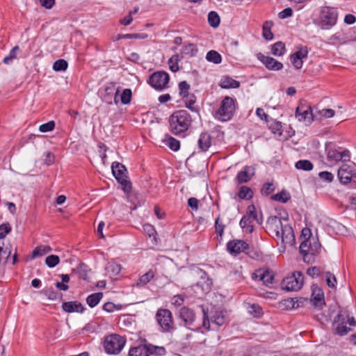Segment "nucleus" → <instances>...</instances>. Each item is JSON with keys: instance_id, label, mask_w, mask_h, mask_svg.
Segmentation results:
<instances>
[{"instance_id": "1", "label": "nucleus", "mask_w": 356, "mask_h": 356, "mask_svg": "<svg viewBox=\"0 0 356 356\" xmlns=\"http://www.w3.org/2000/svg\"><path fill=\"white\" fill-rule=\"evenodd\" d=\"M266 229L270 235L284 245H292L295 240L293 230L288 224L287 218L270 216L266 222Z\"/></svg>"}, {"instance_id": "2", "label": "nucleus", "mask_w": 356, "mask_h": 356, "mask_svg": "<svg viewBox=\"0 0 356 356\" xmlns=\"http://www.w3.org/2000/svg\"><path fill=\"white\" fill-rule=\"evenodd\" d=\"M192 122L191 115L185 110L173 113L169 120L170 131L177 135L186 131Z\"/></svg>"}, {"instance_id": "3", "label": "nucleus", "mask_w": 356, "mask_h": 356, "mask_svg": "<svg viewBox=\"0 0 356 356\" xmlns=\"http://www.w3.org/2000/svg\"><path fill=\"white\" fill-rule=\"evenodd\" d=\"M203 321L202 327L206 330H211V323L216 327L224 325L227 321L225 312L223 310H217L212 309L211 311L206 310L202 307ZM211 329H214L211 327Z\"/></svg>"}, {"instance_id": "4", "label": "nucleus", "mask_w": 356, "mask_h": 356, "mask_svg": "<svg viewBox=\"0 0 356 356\" xmlns=\"http://www.w3.org/2000/svg\"><path fill=\"white\" fill-rule=\"evenodd\" d=\"M347 323L353 326L355 325L356 321L354 317L350 316L349 311L347 309L342 308L339 310L334 320V325L337 334L343 336L350 331V328L346 326Z\"/></svg>"}, {"instance_id": "5", "label": "nucleus", "mask_w": 356, "mask_h": 356, "mask_svg": "<svg viewBox=\"0 0 356 356\" xmlns=\"http://www.w3.org/2000/svg\"><path fill=\"white\" fill-rule=\"evenodd\" d=\"M235 109L236 99L226 96L222 100L219 108L214 114V117L220 122H227L232 119Z\"/></svg>"}, {"instance_id": "6", "label": "nucleus", "mask_w": 356, "mask_h": 356, "mask_svg": "<svg viewBox=\"0 0 356 356\" xmlns=\"http://www.w3.org/2000/svg\"><path fill=\"white\" fill-rule=\"evenodd\" d=\"M320 24L323 29H330L334 26L338 19V12L336 8L325 6L320 12Z\"/></svg>"}, {"instance_id": "7", "label": "nucleus", "mask_w": 356, "mask_h": 356, "mask_svg": "<svg viewBox=\"0 0 356 356\" xmlns=\"http://www.w3.org/2000/svg\"><path fill=\"white\" fill-rule=\"evenodd\" d=\"M254 221H256L258 224H261L262 218H258L255 206L251 204L248 207L246 214L241 218L240 226L245 232L252 233L253 232Z\"/></svg>"}, {"instance_id": "8", "label": "nucleus", "mask_w": 356, "mask_h": 356, "mask_svg": "<svg viewBox=\"0 0 356 356\" xmlns=\"http://www.w3.org/2000/svg\"><path fill=\"white\" fill-rule=\"evenodd\" d=\"M111 169L114 177L122 186L124 191L129 193L131 191V184L127 179V171L125 166L120 163L113 162Z\"/></svg>"}, {"instance_id": "9", "label": "nucleus", "mask_w": 356, "mask_h": 356, "mask_svg": "<svg viewBox=\"0 0 356 356\" xmlns=\"http://www.w3.org/2000/svg\"><path fill=\"white\" fill-rule=\"evenodd\" d=\"M303 285V275L301 272H294L291 275L287 276L282 282V288L287 291H296Z\"/></svg>"}, {"instance_id": "10", "label": "nucleus", "mask_w": 356, "mask_h": 356, "mask_svg": "<svg viewBox=\"0 0 356 356\" xmlns=\"http://www.w3.org/2000/svg\"><path fill=\"white\" fill-rule=\"evenodd\" d=\"M125 344V340L118 334L108 336L104 340L105 350L109 354L119 353Z\"/></svg>"}, {"instance_id": "11", "label": "nucleus", "mask_w": 356, "mask_h": 356, "mask_svg": "<svg viewBox=\"0 0 356 356\" xmlns=\"http://www.w3.org/2000/svg\"><path fill=\"white\" fill-rule=\"evenodd\" d=\"M170 80L168 74L163 71L154 72L149 78L148 83L157 90H162L168 88Z\"/></svg>"}, {"instance_id": "12", "label": "nucleus", "mask_w": 356, "mask_h": 356, "mask_svg": "<svg viewBox=\"0 0 356 356\" xmlns=\"http://www.w3.org/2000/svg\"><path fill=\"white\" fill-rule=\"evenodd\" d=\"M156 319L163 331H169L173 324L172 313L166 309H160L156 314Z\"/></svg>"}, {"instance_id": "13", "label": "nucleus", "mask_w": 356, "mask_h": 356, "mask_svg": "<svg viewBox=\"0 0 356 356\" xmlns=\"http://www.w3.org/2000/svg\"><path fill=\"white\" fill-rule=\"evenodd\" d=\"M296 116L300 121L310 124L313 120L312 108L305 100H300L296 108Z\"/></svg>"}, {"instance_id": "14", "label": "nucleus", "mask_w": 356, "mask_h": 356, "mask_svg": "<svg viewBox=\"0 0 356 356\" xmlns=\"http://www.w3.org/2000/svg\"><path fill=\"white\" fill-rule=\"evenodd\" d=\"M327 159L329 162L333 163L340 161H347L350 159V152L347 149L339 152L337 149H330L327 150Z\"/></svg>"}, {"instance_id": "15", "label": "nucleus", "mask_w": 356, "mask_h": 356, "mask_svg": "<svg viewBox=\"0 0 356 356\" xmlns=\"http://www.w3.org/2000/svg\"><path fill=\"white\" fill-rule=\"evenodd\" d=\"M252 277L254 280L262 281L266 286H270L273 284L274 276L273 273L267 269L260 268L252 273Z\"/></svg>"}, {"instance_id": "16", "label": "nucleus", "mask_w": 356, "mask_h": 356, "mask_svg": "<svg viewBox=\"0 0 356 356\" xmlns=\"http://www.w3.org/2000/svg\"><path fill=\"white\" fill-rule=\"evenodd\" d=\"M257 57L269 70L278 71L283 67V64L281 62L261 53L257 54Z\"/></svg>"}, {"instance_id": "17", "label": "nucleus", "mask_w": 356, "mask_h": 356, "mask_svg": "<svg viewBox=\"0 0 356 356\" xmlns=\"http://www.w3.org/2000/svg\"><path fill=\"white\" fill-rule=\"evenodd\" d=\"M307 48L306 47H300L298 51L291 56L290 60L296 69L299 70L302 67V59L307 58Z\"/></svg>"}, {"instance_id": "18", "label": "nucleus", "mask_w": 356, "mask_h": 356, "mask_svg": "<svg viewBox=\"0 0 356 356\" xmlns=\"http://www.w3.org/2000/svg\"><path fill=\"white\" fill-rule=\"evenodd\" d=\"M118 93L119 90L116 88L115 85L113 83H108L105 88L104 102L109 104L114 102L115 104H118L119 103Z\"/></svg>"}, {"instance_id": "19", "label": "nucleus", "mask_w": 356, "mask_h": 356, "mask_svg": "<svg viewBox=\"0 0 356 356\" xmlns=\"http://www.w3.org/2000/svg\"><path fill=\"white\" fill-rule=\"evenodd\" d=\"M248 248V244L242 240H233L227 245V250L232 254H240Z\"/></svg>"}, {"instance_id": "20", "label": "nucleus", "mask_w": 356, "mask_h": 356, "mask_svg": "<svg viewBox=\"0 0 356 356\" xmlns=\"http://www.w3.org/2000/svg\"><path fill=\"white\" fill-rule=\"evenodd\" d=\"M254 173L255 169L254 167L246 165L238 172L236 179L238 184L247 183L254 175Z\"/></svg>"}, {"instance_id": "21", "label": "nucleus", "mask_w": 356, "mask_h": 356, "mask_svg": "<svg viewBox=\"0 0 356 356\" xmlns=\"http://www.w3.org/2000/svg\"><path fill=\"white\" fill-rule=\"evenodd\" d=\"M353 167L343 164L338 170L337 176L339 181L343 184H347L351 182V173Z\"/></svg>"}, {"instance_id": "22", "label": "nucleus", "mask_w": 356, "mask_h": 356, "mask_svg": "<svg viewBox=\"0 0 356 356\" xmlns=\"http://www.w3.org/2000/svg\"><path fill=\"white\" fill-rule=\"evenodd\" d=\"M179 318L184 322L186 326H191L195 320V314L193 309L183 307L179 310Z\"/></svg>"}, {"instance_id": "23", "label": "nucleus", "mask_w": 356, "mask_h": 356, "mask_svg": "<svg viewBox=\"0 0 356 356\" xmlns=\"http://www.w3.org/2000/svg\"><path fill=\"white\" fill-rule=\"evenodd\" d=\"M199 273L200 274V280L195 286L200 288L203 293H207L211 289L212 281L207 277L205 272L200 270Z\"/></svg>"}, {"instance_id": "24", "label": "nucleus", "mask_w": 356, "mask_h": 356, "mask_svg": "<svg viewBox=\"0 0 356 356\" xmlns=\"http://www.w3.org/2000/svg\"><path fill=\"white\" fill-rule=\"evenodd\" d=\"M62 309L67 313H82L84 310V308L82 306L81 303L78 301L64 302H63L62 305Z\"/></svg>"}, {"instance_id": "25", "label": "nucleus", "mask_w": 356, "mask_h": 356, "mask_svg": "<svg viewBox=\"0 0 356 356\" xmlns=\"http://www.w3.org/2000/svg\"><path fill=\"white\" fill-rule=\"evenodd\" d=\"M312 302L315 307H321L325 305L323 292L318 286H313Z\"/></svg>"}, {"instance_id": "26", "label": "nucleus", "mask_w": 356, "mask_h": 356, "mask_svg": "<svg viewBox=\"0 0 356 356\" xmlns=\"http://www.w3.org/2000/svg\"><path fill=\"white\" fill-rule=\"evenodd\" d=\"M211 137L207 132L202 133L198 140V147L202 152H206L211 147Z\"/></svg>"}, {"instance_id": "27", "label": "nucleus", "mask_w": 356, "mask_h": 356, "mask_svg": "<svg viewBox=\"0 0 356 356\" xmlns=\"http://www.w3.org/2000/svg\"><path fill=\"white\" fill-rule=\"evenodd\" d=\"M329 40H330V43H332L333 44H346L350 41H353V40L348 39L345 33H339V32L336 33L334 35H332V36H330V38H329ZM354 40H355L354 39Z\"/></svg>"}, {"instance_id": "28", "label": "nucleus", "mask_w": 356, "mask_h": 356, "mask_svg": "<svg viewBox=\"0 0 356 356\" xmlns=\"http://www.w3.org/2000/svg\"><path fill=\"white\" fill-rule=\"evenodd\" d=\"M309 241L310 240H305L302 241L299 247L300 252L302 255L303 260L305 262H309L311 259L309 257V254H311Z\"/></svg>"}, {"instance_id": "29", "label": "nucleus", "mask_w": 356, "mask_h": 356, "mask_svg": "<svg viewBox=\"0 0 356 356\" xmlns=\"http://www.w3.org/2000/svg\"><path fill=\"white\" fill-rule=\"evenodd\" d=\"M149 355H156L159 356H163L165 355L166 350L163 346H156L151 343L145 345Z\"/></svg>"}, {"instance_id": "30", "label": "nucleus", "mask_w": 356, "mask_h": 356, "mask_svg": "<svg viewBox=\"0 0 356 356\" xmlns=\"http://www.w3.org/2000/svg\"><path fill=\"white\" fill-rule=\"evenodd\" d=\"M220 86L222 88H237L240 86V83L232 78L225 77L221 80Z\"/></svg>"}, {"instance_id": "31", "label": "nucleus", "mask_w": 356, "mask_h": 356, "mask_svg": "<svg viewBox=\"0 0 356 356\" xmlns=\"http://www.w3.org/2000/svg\"><path fill=\"white\" fill-rule=\"evenodd\" d=\"M51 251V248L49 245H40L36 247L31 255V259H35L38 257H42Z\"/></svg>"}, {"instance_id": "32", "label": "nucleus", "mask_w": 356, "mask_h": 356, "mask_svg": "<svg viewBox=\"0 0 356 356\" xmlns=\"http://www.w3.org/2000/svg\"><path fill=\"white\" fill-rule=\"evenodd\" d=\"M103 298V293L98 292L92 293L88 296L86 302L90 307H95Z\"/></svg>"}, {"instance_id": "33", "label": "nucleus", "mask_w": 356, "mask_h": 356, "mask_svg": "<svg viewBox=\"0 0 356 356\" xmlns=\"http://www.w3.org/2000/svg\"><path fill=\"white\" fill-rule=\"evenodd\" d=\"M291 199V195L289 192L285 190H282L280 193H277L271 196V200L282 202L286 203Z\"/></svg>"}, {"instance_id": "34", "label": "nucleus", "mask_w": 356, "mask_h": 356, "mask_svg": "<svg viewBox=\"0 0 356 356\" xmlns=\"http://www.w3.org/2000/svg\"><path fill=\"white\" fill-rule=\"evenodd\" d=\"M129 356H149L145 346H140L130 349Z\"/></svg>"}, {"instance_id": "35", "label": "nucleus", "mask_w": 356, "mask_h": 356, "mask_svg": "<svg viewBox=\"0 0 356 356\" xmlns=\"http://www.w3.org/2000/svg\"><path fill=\"white\" fill-rule=\"evenodd\" d=\"M206 59L211 63L215 64H219L222 62L221 55L215 50H211L207 52L206 55Z\"/></svg>"}, {"instance_id": "36", "label": "nucleus", "mask_w": 356, "mask_h": 356, "mask_svg": "<svg viewBox=\"0 0 356 356\" xmlns=\"http://www.w3.org/2000/svg\"><path fill=\"white\" fill-rule=\"evenodd\" d=\"M106 270L111 276H115L120 273L121 266L117 263L111 262L107 264Z\"/></svg>"}, {"instance_id": "37", "label": "nucleus", "mask_w": 356, "mask_h": 356, "mask_svg": "<svg viewBox=\"0 0 356 356\" xmlns=\"http://www.w3.org/2000/svg\"><path fill=\"white\" fill-rule=\"evenodd\" d=\"M163 142L170 149L173 151H177L180 148L179 141L171 136H166Z\"/></svg>"}, {"instance_id": "38", "label": "nucleus", "mask_w": 356, "mask_h": 356, "mask_svg": "<svg viewBox=\"0 0 356 356\" xmlns=\"http://www.w3.org/2000/svg\"><path fill=\"white\" fill-rule=\"evenodd\" d=\"M154 277V273L152 270H149L147 273L143 275L137 281L136 286H142L146 285Z\"/></svg>"}, {"instance_id": "39", "label": "nucleus", "mask_w": 356, "mask_h": 356, "mask_svg": "<svg viewBox=\"0 0 356 356\" xmlns=\"http://www.w3.org/2000/svg\"><path fill=\"white\" fill-rule=\"evenodd\" d=\"M295 167L298 170L310 171L313 169L314 165L309 160H300L296 163Z\"/></svg>"}, {"instance_id": "40", "label": "nucleus", "mask_w": 356, "mask_h": 356, "mask_svg": "<svg viewBox=\"0 0 356 356\" xmlns=\"http://www.w3.org/2000/svg\"><path fill=\"white\" fill-rule=\"evenodd\" d=\"M285 45L282 42H277L272 46L271 53L275 56H281L284 54Z\"/></svg>"}, {"instance_id": "41", "label": "nucleus", "mask_w": 356, "mask_h": 356, "mask_svg": "<svg viewBox=\"0 0 356 356\" xmlns=\"http://www.w3.org/2000/svg\"><path fill=\"white\" fill-rule=\"evenodd\" d=\"M220 22L218 14L215 11H211L208 15V22L211 26L216 28L219 26Z\"/></svg>"}, {"instance_id": "42", "label": "nucleus", "mask_w": 356, "mask_h": 356, "mask_svg": "<svg viewBox=\"0 0 356 356\" xmlns=\"http://www.w3.org/2000/svg\"><path fill=\"white\" fill-rule=\"evenodd\" d=\"M272 26L273 23L268 21L263 25V37L267 40H270L273 38V34L270 30Z\"/></svg>"}, {"instance_id": "43", "label": "nucleus", "mask_w": 356, "mask_h": 356, "mask_svg": "<svg viewBox=\"0 0 356 356\" xmlns=\"http://www.w3.org/2000/svg\"><path fill=\"white\" fill-rule=\"evenodd\" d=\"M19 50V48L18 46H15L10 51L9 53V55L6 56L4 58H3V62L6 64V65H9L10 64L14 59H15L17 58V53Z\"/></svg>"}, {"instance_id": "44", "label": "nucleus", "mask_w": 356, "mask_h": 356, "mask_svg": "<svg viewBox=\"0 0 356 356\" xmlns=\"http://www.w3.org/2000/svg\"><path fill=\"white\" fill-rule=\"evenodd\" d=\"M197 52V48L195 44L193 43H189L185 45L181 51V53L186 55H189L190 56H195Z\"/></svg>"}, {"instance_id": "45", "label": "nucleus", "mask_w": 356, "mask_h": 356, "mask_svg": "<svg viewBox=\"0 0 356 356\" xmlns=\"http://www.w3.org/2000/svg\"><path fill=\"white\" fill-rule=\"evenodd\" d=\"M179 61V56L178 54L173 55L168 60V65L170 70L173 72H176L179 70L178 63Z\"/></svg>"}, {"instance_id": "46", "label": "nucleus", "mask_w": 356, "mask_h": 356, "mask_svg": "<svg viewBox=\"0 0 356 356\" xmlns=\"http://www.w3.org/2000/svg\"><path fill=\"white\" fill-rule=\"evenodd\" d=\"M253 193L248 186H241L239 190L238 196L241 199H250L252 197Z\"/></svg>"}, {"instance_id": "47", "label": "nucleus", "mask_w": 356, "mask_h": 356, "mask_svg": "<svg viewBox=\"0 0 356 356\" xmlns=\"http://www.w3.org/2000/svg\"><path fill=\"white\" fill-rule=\"evenodd\" d=\"M60 262L59 257L55 254H51L47 257L45 259L46 265L49 268H54Z\"/></svg>"}, {"instance_id": "48", "label": "nucleus", "mask_w": 356, "mask_h": 356, "mask_svg": "<svg viewBox=\"0 0 356 356\" xmlns=\"http://www.w3.org/2000/svg\"><path fill=\"white\" fill-rule=\"evenodd\" d=\"M67 62L63 59H59L54 62L53 65V70L58 71H65L67 68Z\"/></svg>"}, {"instance_id": "49", "label": "nucleus", "mask_w": 356, "mask_h": 356, "mask_svg": "<svg viewBox=\"0 0 356 356\" xmlns=\"http://www.w3.org/2000/svg\"><path fill=\"white\" fill-rule=\"evenodd\" d=\"M11 251L7 248H3L0 246V265H5L10 255Z\"/></svg>"}, {"instance_id": "50", "label": "nucleus", "mask_w": 356, "mask_h": 356, "mask_svg": "<svg viewBox=\"0 0 356 356\" xmlns=\"http://www.w3.org/2000/svg\"><path fill=\"white\" fill-rule=\"evenodd\" d=\"M179 95L183 97L188 96V90L190 85L186 81H183L179 83Z\"/></svg>"}, {"instance_id": "51", "label": "nucleus", "mask_w": 356, "mask_h": 356, "mask_svg": "<svg viewBox=\"0 0 356 356\" xmlns=\"http://www.w3.org/2000/svg\"><path fill=\"white\" fill-rule=\"evenodd\" d=\"M248 309V312L255 317H258L261 316V314H262L261 307L257 304H252L249 305Z\"/></svg>"}, {"instance_id": "52", "label": "nucleus", "mask_w": 356, "mask_h": 356, "mask_svg": "<svg viewBox=\"0 0 356 356\" xmlns=\"http://www.w3.org/2000/svg\"><path fill=\"white\" fill-rule=\"evenodd\" d=\"M312 240L314 241L313 243H312L311 241H309L310 252L312 257L318 253L321 248V245L318 239L313 238Z\"/></svg>"}, {"instance_id": "53", "label": "nucleus", "mask_w": 356, "mask_h": 356, "mask_svg": "<svg viewBox=\"0 0 356 356\" xmlns=\"http://www.w3.org/2000/svg\"><path fill=\"white\" fill-rule=\"evenodd\" d=\"M131 90L130 89H125L123 90L120 95V102L123 104H127L130 103L131 99Z\"/></svg>"}, {"instance_id": "54", "label": "nucleus", "mask_w": 356, "mask_h": 356, "mask_svg": "<svg viewBox=\"0 0 356 356\" xmlns=\"http://www.w3.org/2000/svg\"><path fill=\"white\" fill-rule=\"evenodd\" d=\"M147 35L146 34H138V33H131V34H122V35H118L117 38V40H121V39H136V38H146Z\"/></svg>"}, {"instance_id": "55", "label": "nucleus", "mask_w": 356, "mask_h": 356, "mask_svg": "<svg viewBox=\"0 0 356 356\" xmlns=\"http://www.w3.org/2000/svg\"><path fill=\"white\" fill-rule=\"evenodd\" d=\"M55 127L54 121L51 120L47 123L42 124L40 126L39 130L41 132L45 133L50 131H52Z\"/></svg>"}, {"instance_id": "56", "label": "nucleus", "mask_w": 356, "mask_h": 356, "mask_svg": "<svg viewBox=\"0 0 356 356\" xmlns=\"http://www.w3.org/2000/svg\"><path fill=\"white\" fill-rule=\"evenodd\" d=\"M74 271L78 273L79 278L85 280L87 279V270L85 264H80Z\"/></svg>"}, {"instance_id": "57", "label": "nucleus", "mask_w": 356, "mask_h": 356, "mask_svg": "<svg viewBox=\"0 0 356 356\" xmlns=\"http://www.w3.org/2000/svg\"><path fill=\"white\" fill-rule=\"evenodd\" d=\"M326 283L327 286L330 288H335V285L337 283V279L336 277L330 273V272H327L326 274Z\"/></svg>"}, {"instance_id": "58", "label": "nucleus", "mask_w": 356, "mask_h": 356, "mask_svg": "<svg viewBox=\"0 0 356 356\" xmlns=\"http://www.w3.org/2000/svg\"><path fill=\"white\" fill-rule=\"evenodd\" d=\"M318 177L321 180L327 182H332L334 179L333 174L327 171H323L319 172Z\"/></svg>"}, {"instance_id": "59", "label": "nucleus", "mask_w": 356, "mask_h": 356, "mask_svg": "<svg viewBox=\"0 0 356 356\" xmlns=\"http://www.w3.org/2000/svg\"><path fill=\"white\" fill-rule=\"evenodd\" d=\"M11 231L9 223H3L0 225V238H3Z\"/></svg>"}, {"instance_id": "60", "label": "nucleus", "mask_w": 356, "mask_h": 356, "mask_svg": "<svg viewBox=\"0 0 356 356\" xmlns=\"http://www.w3.org/2000/svg\"><path fill=\"white\" fill-rule=\"evenodd\" d=\"M144 232L149 236H153L155 239V235L156 234V232L154 227V226L149 224H145L143 225Z\"/></svg>"}, {"instance_id": "61", "label": "nucleus", "mask_w": 356, "mask_h": 356, "mask_svg": "<svg viewBox=\"0 0 356 356\" xmlns=\"http://www.w3.org/2000/svg\"><path fill=\"white\" fill-rule=\"evenodd\" d=\"M275 190V188L273 186V184L271 183H266L263 188H261V193L266 195H269L272 192H273Z\"/></svg>"}, {"instance_id": "62", "label": "nucleus", "mask_w": 356, "mask_h": 356, "mask_svg": "<svg viewBox=\"0 0 356 356\" xmlns=\"http://www.w3.org/2000/svg\"><path fill=\"white\" fill-rule=\"evenodd\" d=\"M293 15V10L291 8H286L281 11L278 16L280 19H285L289 17H291Z\"/></svg>"}, {"instance_id": "63", "label": "nucleus", "mask_w": 356, "mask_h": 356, "mask_svg": "<svg viewBox=\"0 0 356 356\" xmlns=\"http://www.w3.org/2000/svg\"><path fill=\"white\" fill-rule=\"evenodd\" d=\"M219 220L220 217H218L215 221V227L216 233L221 236L223 234L225 226L222 223H220Z\"/></svg>"}, {"instance_id": "64", "label": "nucleus", "mask_w": 356, "mask_h": 356, "mask_svg": "<svg viewBox=\"0 0 356 356\" xmlns=\"http://www.w3.org/2000/svg\"><path fill=\"white\" fill-rule=\"evenodd\" d=\"M320 272L321 270L319 268L314 266L307 269V274L312 277H314L315 276H318L320 274Z\"/></svg>"}]
</instances>
